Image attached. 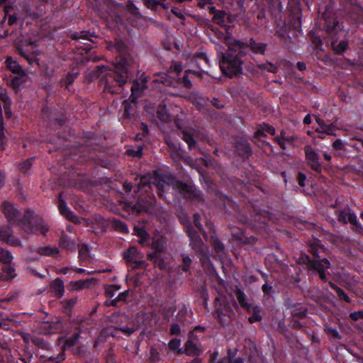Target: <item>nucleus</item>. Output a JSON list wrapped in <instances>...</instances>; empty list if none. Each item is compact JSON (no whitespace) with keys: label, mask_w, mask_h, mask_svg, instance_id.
<instances>
[{"label":"nucleus","mask_w":363,"mask_h":363,"mask_svg":"<svg viewBox=\"0 0 363 363\" xmlns=\"http://www.w3.org/2000/svg\"><path fill=\"white\" fill-rule=\"evenodd\" d=\"M250 47L251 50L256 54H264L266 49V44L257 43L252 38L249 43L234 40L228 45V50L223 53L222 60L220 62V67L222 72L233 77L242 71V60L246 54L245 49Z\"/></svg>","instance_id":"1"},{"label":"nucleus","mask_w":363,"mask_h":363,"mask_svg":"<svg viewBox=\"0 0 363 363\" xmlns=\"http://www.w3.org/2000/svg\"><path fill=\"white\" fill-rule=\"evenodd\" d=\"M114 48L119 55V60L116 62L113 70L106 74L105 87L106 91L112 94L119 93V89L113 86L116 83L118 87H121L128 82V65L130 62L129 56L127 55V47L125 43L121 40L117 41L114 45Z\"/></svg>","instance_id":"2"},{"label":"nucleus","mask_w":363,"mask_h":363,"mask_svg":"<svg viewBox=\"0 0 363 363\" xmlns=\"http://www.w3.org/2000/svg\"><path fill=\"white\" fill-rule=\"evenodd\" d=\"M170 186L175 191L183 194L186 197L201 199V193L194 186L189 185L180 181H173L171 184L164 180L159 179L158 176L155 174L153 177L143 175L140 177V182L138 184V191L143 190L145 187L151 189H155L157 195L160 197L164 196V191Z\"/></svg>","instance_id":"3"},{"label":"nucleus","mask_w":363,"mask_h":363,"mask_svg":"<svg viewBox=\"0 0 363 363\" xmlns=\"http://www.w3.org/2000/svg\"><path fill=\"white\" fill-rule=\"evenodd\" d=\"M18 225L27 234L45 235L49 230V226L43 218L31 211L25 212L23 217L19 220Z\"/></svg>","instance_id":"4"},{"label":"nucleus","mask_w":363,"mask_h":363,"mask_svg":"<svg viewBox=\"0 0 363 363\" xmlns=\"http://www.w3.org/2000/svg\"><path fill=\"white\" fill-rule=\"evenodd\" d=\"M186 232L190 240V245L194 250L201 255V260L206 255V247L204 245L200 235L190 223L186 226Z\"/></svg>","instance_id":"5"},{"label":"nucleus","mask_w":363,"mask_h":363,"mask_svg":"<svg viewBox=\"0 0 363 363\" xmlns=\"http://www.w3.org/2000/svg\"><path fill=\"white\" fill-rule=\"evenodd\" d=\"M304 259L308 266L318 273L320 279L325 281L326 274L325 271L330 266L329 260L326 258L322 259H312L308 255H305Z\"/></svg>","instance_id":"6"},{"label":"nucleus","mask_w":363,"mask_h":363,"mask_svg":"<svg viewBox=\"0 0 363 363\" xmlns=\"http://www.w3.org/2000/svg\"><path fill=\"white\" fill-rule=\"evenodd\" d=\"M123 256L127 262L135 264L136 268H143L145 265V261L142 260L143 255L135 247H130L124 251Z\"/></svg>","instance_id":"7"},{"label":"nucleus","mask_w":363,"mask_h":363,"mask_svg":"<svg viewBox=\"0 0 363 363\" xmlns=\"http://www.w3.org/2000/svg\"><path fill=\"white\" fill-rule=\"evenodd\" d=\"M0 241L11 247H22L21 240L13 235V230L9 226L0 225Z\"/></svg>","instance_id":"8"},{"label":"nucleus","mask_w":363,"mask_h":363,"mask_svg":"<svg viewBox=\"0 0 363 363\" xmlns=\"http://www.w3.org/2000/svg\"><path fill=\"white\" fill-rule=\"evenodd\" d=\"M1 211L4 214L7 220L10 223V225H18L19 220V211L15 208L13 203L9 201H4L1 204Z\"/></svg>","instance_id":"9"},{"label":"nucleus","mask_w":363,"mask_h":363,"mask_svg":"<svg viewBox=\"0 0 363 363\" xmlns=\"http://www.w3.org/2000/svg\"><path fill=\"white\" fill-rule=\"evenodd\" d=\"M17 52L21 57L27 60L30 65L37 62V56L39 52L34 43H30L24 46H18Z\"/></svg>","instance_id":"10"},{"label":"nucleus","mask_w":363,"mask_h":363,"mask_svg":"<svg viewBox=\"0 0 363 363\" xmlns=\"http://www.w3.org/2000/svg\"><path fill=\"white\" fill-rule=\"evenodd\" d=\"M167 352L166 344L162 342L157 347H150L147 352V360L149 363H163L164 352Z\"/></svg>","instance_id":"11"},{"label":"nucleus","mask_w":363,"mask_h":363,"mask_svg":"<svg viewBox=\"0 0 363 363\" xmlns=\"http://www.w3.org/2000/svg\"><path fill=\"white\" fill-rule=\"evenodd\" d=\"M306 159L311 168L316 172H320L322 170L321 164L319 162L318 155L313 150V148L308 145L304 148Z\"/></svg>","instance_id":"12"},{"label":"nucleus","mask_w":363,"mask_h":363,"mask_svg":"<svg viewBox=\"0 0 363 363\" xmlns=\"http://www.w3.org/2000/svg\"><path fill=\"white\" fill-rule=\"evenodd\" d=\"M184 353L189 356L198 357L201 353L200 343L196 338H189L184 346Z\"/></svg>","instance_id":"13"},{"label":"nucleus","mask_w":363,"mask_h":363,"mask_svg":"<svg viewBox=\"0 0 363 363\" xmlns=\"http://www.w3.org/2000/svg\"><path fill=\"white\" fill-rule=\"evenodd\" d=\"M58 208H59L60 213L63 216H65L67 220H69L74 223H80L79 217H78L73 212L69 211V209L67 206L66 202L62 199V194H60L59 195Z\"/></svg>","instance_id":"14"},{"label":"nucleus","mask_w":363,"mask_h":363,"mask_svg":"<svg viewBox=\"0 0 363 363\" xmlns=\"http://www.w3.org/2000/svg\"><path fill=\"white\" fill-rule=\"evenodd\" d=\"M210 11L213 13V21L215 23L223 27L227 26L229 15L226 12L216 10L213 6L210 9Z\"/></svg>","instance_id":"15"},{"label":"nucleus","mask_w":363,"mask_h":363,"mask_svg":"<svg viewBox=\"0 0 363 363\" xmlns=\"http://www.w3.org/2000/svg\"><path fill=\"white\" fill-rule=\"evenodd\" d=\"M146 78H143L141 80V82L138 81L133 82V85L131 86L130 90L132 91V94L130 98H133V101H134L136 98L139 97L143 90L146 88Z\"/></svg>","instance_id":"16"},{"label":"nucleus","mask_w":363,"mask_h":363,"mask_svg":"<svg viewBox=\"0 0 363 363\" xmlns=\"http://www.w3.org/2000/svg\"><path fill=\"white\" fill-rule=\"evenodd\" d=\"M50 289L56 298L62 297L65 294L63 281L60 278L55 279L50 284Z\"/></svg>","instance_id":"17"},{"label":"nucleus","mask_w":363,"mask_h":363,"mask_svg":"<svg viewBox=\"0 0 363 363\" xmlns=\"http://www.w3.org/2000/svg\"><path fill=\"white\" fill-rule=\"evenodd\" d=\"M32 252H35L40 256L45 257L55 256L59 254V250L57 248L52 247L50 245L34 248L32 250Z\"/></svg>","instance_id":"18"},{"label":"nucleus","mask_w":363,"mask_h":363,"mask_svg":"<svg viewBox=\"0 0 363 363\" xmlns=\"http://www.w3.org/2000/svg\"><path fill=\"white\" fill-rule=\"evenodd\" d=\"M235 147L238 154L242 157H247L252 152L250 145L247 140H242L238 141Z\"/></svg>","instance_id":"19"},{"label":"nucleus","mask_w":363,"mask_h":363,"mask_svg":"<svg viewBox=\"0 0 363 363\" xmlns=\"http://www.w3.org/2000/svg\"><path fill=\"white\" fill-rule=\"evenodd\" d=\"M60 325L61 323L58 320L52 323L44 322L41 325V329L45 334L56 333L60 330Z\"/></svg>","instance_id":"20"},{"label":"nucleus","mask_w":363,"mask_h":363,"mask_svg":"<svg viewBox=\"0 0 363 363\" xmlns=\"http://www.w3.org/2000/svg\"><path fill=\"white\" fill-rule=\"evenodd\" d=\"M5 63L6 67L13 73L25 75L22 67L16 61L13 60L11 57H8L5 61Z\"/></svg>","instance_id":"21"},{"label":"nucleus","mask_w":363,"mask_h":363,"mask_svg":"<svg viewBox=\"0 0 363 363\" xmlns=\"http://www.w3.org/2000/svg\"><path fill=\"white\" fill-rule=\"evenodd\" d=\"M274 141L276 142L281 149H286V143H292L294 138L291 136H286L284 130H281L280 135L274 138Z\"/></svg>","instance_id":"22"},{"label":"nucleus","mask_w":363,"mask_h":363,"mask_svg":"<svg viewBox=\"0 0 363 363\" xmlns=\"http://www.w3.org/2000/svg\"><path fill=\"white\" fill-rule=\"evenodd\" d=\"M347 223H351L353 225L352 229L355 230L357 233H362L363 230V228L361 225V224L359 223L356 214L350 210L349 213H347Z\"/></svg>","instance_id":"23"},{"label":"nucleus","mask_w":363,"mask_h":363,"mask_svg":"<svg viewBox=\"0 0 363 363\" xmlns=\"http://www.w3.org/2000/svg\"><path fill=\"white\" fill-rule=\"evenodd\" d=\"M308 309L301 303L294 304L291 307V314L293 318H303L306 315Z\"/></svg>","instance_id":"24"},{"label":"nucleus","mask_w":363,"mask_h":363,"mask_svg":"<svg viewBox=\"0 0 363 363\" xmlns=\"http://www.w3.org/2000/svg\"><path fill=\"white\" fill-rule=\"evenodd\" d=\"M41 359L45 363H62L65 359V354L64 351H62L57 355L50 357L41 356Z\"/></svg>","instance_id":"25"},{"label":"nucleus","mask_w":363,"mask_h":363,"mask_svg":"<svg viewBox=\"0 0 363 363\" xmlns=\"http://www.w3.org/2000/svg\"><path fill=\"white\" fill-rule=\"evenodd\" d=\"M235 294L242 308L247 310L250 309L251 305L247 302V296L245 293L242 290L238 289L235 291Z\"/></svg>","instance_id":"26"},{"label":"nucleus","mask_w":363,"mask_h":363,"mask_svg":"<svg viewBox=\"0 0 363 363\" xmlns=\"http://www.w3.org/2000/svg\"><path fill=\"white\" fill-rule=\"evenodd\" d=\"M151 245L152 248L155 250V252L157 254L164 252L165 250V242L161 237L153 238Z\"/></svg>","instance_id":"27"},{"label":"nucleus","mask_w":363,"mask_h":363,"mask_svg":"<svg viewBox=\"0 0 363 363\" xmlns=\"http://www.w3.org/2000/svg\"><path fill=\"white\" fill-rule=\"evenodd\" d=\"M123 114H122L123 118H131L132 117H134V114L133 113V106L128 100L123 101Z\"/></svg>","instance_id":"28"},{"label":"nucleus","mask_w":363,"mask_h":363,"mask_svg":"<svg viewBox=\"0 0 363 363\" xmlns=\"http://www.w3.org/2000/svg\"><path fill=\"white\" fill-rule=\"evenodd\" d=\"M147 259L157 264L160 269H163L165 267L164 260L162 259L160 254H157V252L148 253Z\"/></svg>","instance_id":"29"},{"label":"nucleus","mask_w":363,"mask_h":363,"mask_svg":"<svg viewBox=\"0 0 363 363\" xmlns=\"http://www.w3.org/2000/svg\"><path fill=\"white\" fill-rule=\"evenodd\" d=\"M337 129L334 123L325 124L321 128H316L315 132L326 134L328 135L335 136V130Z\"/></svg>","instance_id":"30"},{"label":"nucleus","mask_w":363,"mask_h":363,"mask_svg":"<svg viewBox=\"0 0 363 363\" xmlns=\"http://www.w3.org/2000/svg\"><path fill=\"white\" fill-rule=\"evenodd\" d=\"M125 9L130 14L136 17H142V14L140 13L139 9L136 6L133 0L127 1L125 4Z\"/></svg>","instance_id":"31"},{"label":"nucleus","mask_w":363,"mask_h":363,"mask_svg":"<svg viewBox=\"0 0 363 363\" xmlns=\"http://www.w3.org/2000/svg\"><path fill=\"white\" fill-rule=\"evenodd\" d=\"M330 285L332 289H333L337 294V297L340 300H343L347 303H350L351 299L347 295V294L340 287H338L337 285H335L333 283L330 282Z\"/></svg>","instance_id":"32"},{"label":"nucleus","mask_w":363,"mask_h":363,"mask_svg":"<svg viewBox=\"0 0 363 363\" xmlns=\"http://www.w3.org/2000/svg\"><path fill=\"white\" fill-rule=\"evenodd\" d=\"M182 139L188 144L189 149H193L196 147V142L194 140L192 134L187 132L186 130H182Z\"/></svg>","instance_id":"33"},{"label":"nucleus","mask_w":363,"mask_h":363,"mask_svg":"<svg viewBox=\"0 0 363 363\" xmlns=\"http://www.w3.org/2000/svg\"><path fill=\"white\" fill-rule=\"evenodd\" d=\"M325 333L331 338L335 340L340 339L341 336L335 328L332 327L330 325H324Z\"/></svg>","instance_id":"34"},{"label":"nucleus","mask_w":363,"mask_h":363,"mask_svg":"<svg viewBox=\"0 0 363 363\" xmlns=\"http://www.w3.org/2000/svg\"><path fill=\"white\" fill-rule=\"evenodd\" d=\"M13 260V256L11 252L0 247V262L4 264H11Z\"/></svg>","instance_id":"35"},{"label":"nucleus","mask_w":363,"mask_h":363,"mask_svg":"<svg viewBox=\"0 0 363 363\" xmlns=\"http://www.w3.org/2000/svg\"><path fill=\"white\" fill-rule=\"evenodd\" d=\"M157 116L160 121L163 122H167L170 120V116L168 114L165 106L158 107L157 110Z\"/></svg>","instance_id":"36"},{"label":"nucleus","mask_w":363,"mask_h":363,"mask_svg":"<svg viewBox=\"0 0 363 363\" xmlns=\"http://www.w3.org/2000/svg\"><path fill=\"white\" fill-rule=\"evenodd\" d=\"M348 46L347 40H341L337 45L335 42H332L333 50L336 54H341L346 50Z\"/></svg>","instance_id":"37"},{"label":"nucleus","mask_w":363,"mask_h":363,"mask_svg":"<svg viewBox=\"0 0 363 363\" xmlns=\"http://www.w3.org/2000/svg\"><path fill=\"white\" fill-rule=\"evenodd\" d=\"M60 245L67 250H74L75 248L74 242L69 240L66 236H62L60 238Z\"/></svg>","instance_id":"38"},{"label":"nucleus","mask_w":363,"mask_h":363,"mask_svg":"<svg viewBox=\"0 0 363 363\" xmlns=\"http://www.w3.org/2000/svg\"><path fill=\"white\" fill-rule=\"evenodd\" d=\"M323 17L325 21L326 30L328 33H330L336 28V27L339 24V22L337 19H333V21H330L329 18H326L325 15H323Z\"/></svg>","instance_id":"39"},{"label":"nucleus","mask_w":363,"mask_h":363,"mask_svg":"<svg viewBox=\"0 0 363 363\" xmlns=\"http://www.w3.org/2000/svg\"><path fill=\"white\" fill-rule=\"evenodd\" d=\"M181 341L179 339L174 338L171 340L168 343V347L172 351H177L178 354L182 352V350L179 348Z\"/></svg>","instance_id":"40"},{"label":"nucleus","mask_w":363,"mask_h":363,"mask_svg":"<svg viewBox=\"0 0 363 363\" xmlns=\"http://www.w3.org/2000/svg\"><path fill=\"white\" fill-rule=\"evenodd\" d=\"M144 5L152 11H157L160 6V0H142Z\"/></svg>","instance_id":"41"},{"label":"nucleus","mask_w":363,"mask_h":363,"mask_svg":"<svg viewBox=\"0 0 363 363\" xmlns=\"http://www.w3.org/2000/svg\"><path fill=\"white\" fill-rule=\"evenodd\" d=\"M121 289L119 285H108L105 288V294L107 297L112 298Z\"/></svg>","instance_id":"42"},{"label":"nucleus","mask_w":363,"mask_h":363,"mask_svg":"<svg viewBox=\"0 0 363 363\" xmlns=\"http://www.w3.org/2000/svg\"><path fill=\"white\" fill-rule=\"evenodd\" d=\"M212 245L215 250V251L218 253H223L224 252V245L221 242L220 240L218 238H213L212 239Z\"/></svg>","instance_id":"43"},{"label":"nucleus","mask_w":363,"mask_h":363,"mask_svg":"<svg viewBox=\"0 0 363 363\" xmlns=\"http://www.w3.org/2000/svg\"><path fill=\"white\" fill-rule=\"evenodd\" d=\"M89 283V279H86V280H79V281H74V282L72 283V287L74 289L79 290V289H84L86 286H88Z\"/></svg>","instance_id":"44"},{"label":"nucleus","mask_w":363,"mask_h":363,"mask_svg":"<svg viewBox=\"0 0 363 363\" xmlns=\"http://www.w3.org/2000/svg\"><path fill=\"white\" fill-rule=\"evenodd\" d=\"M142 147H138L136 150L134 149H128L125 151V154L128 156H131L133 157H140L142 156Z\"/></svg>","instance_id":"45"},{"label":"nucleus","mask_w":363,"mask_h":363,"mask_svg":"<svg viewBox=\"0 0 363 363\" xmlns=\"http://www.w3.org/2000/svg\"><path fill=\"white\" fill-rule=\"evenodd\" d=\"M32 160L33 159H28L20 163L18 165L19 170L23 173L26 172L32 165Z\"/></svg>","instance_id":"46"},{"label":"nucleus","mask_w":363,"mask_h":363,"mask_svg":"<svg viewBox=\"0 0 363 363\" xmlns=\"http://www.w3.org/2000/svg\"><path fill=\"white\" fill-rule=\"evenodd\" d=\"M191 259L189 256L182 255V264L180 266L184 272H187L190 267Z\"/></svg>","instance_id":"47"},{"label":"nucleus","mask_w":363,"mask_h":363,"mask_svg":"<svg viewBox=\"0 0 363 363\" xmlns=\"http://www.w3.org/2000/svg\"><path fill=\"white\" fill-rule=\"evenodd\" d=\"M91 35H90L89 32V31H86V30H83L80 33H76L74 35V39L75 40H90V37Z\"/></svg>","instance_id":"48"},{"label":"nucleus","mask_w":363,"mask_h":363,"mask_svg":"<svg viewBox=\"0 0 363 363\" xmlns=\"http://www.w3.org/2000/svg\"><path fill=\"white\" fill-rule=\"evenodd\" d=\"M259 67L264 70H267V72L272 73H276L277 72V67L270 62L262 64L259 65Z\"/></svg>","instance_id":"49"},{"label":"nucleus","mask_w":363,"mask_h":363,"mask_svg":"<svg viewBox=\"0 0 363 363\" xmlns=\"http://www.w3.org/2000/svg\"><path fill=\"white\" fill-rule=\"evenodd\" d=\"M349 208H345L341 211H340L338 214V220L344 223H347V213L350 211Z\"/></svg>","instance_id":"50"},{"label":"nucleus","mask_w":363,"mask_h":363,"mask_svg":"<svg viewBox=\"0 0 363 363\" xmlns=\"http://www.w3.org/2000/svg\"><path fill=\"white\" fill-rule=\"evenodd\" d=\"M79 337L80 335L79 333H74L70 337L66 340L65 345L68 347L74 345L75 343L78 341Z\"/></svg>","instance_id":"51"},{"label":"nucleus","mask_w":363,"mask_h":363,"mask_svg":"<svg viewBox=\"0 0 363 363\" xmlns=\"http://www.w3.org/2000/svg\"><path fill=\"white\" fill-rule=\"evenodd\" d=\"M78 77V73H68L65 77L64 82L65 84L67 87L69 86Z\"/></svg>","instance_id":"52"},{"label":"nucleus","mask_w":363,"mask_h":363,"mask_svg":"<svg viewBox=\"0 0 363 363\" xmlns=\"http://www.w3.org/2000/svg\"><path fill=\"white\" fill-rule=\"evenodd\" d=\"M7 265L4 266L2 269L3 271L11 278H13L16 276L15 269L13 267L9 265V264H6Z\"/></svg>","instance_id":"53"},{"label":"nucleus","mask_w":363,"mask_h":363,"mask_svg":"<svg viewBox=\"0 0 363 363\" xmlns=\"http://www.w3.org/2000/svg\"><path fill=\"white\" fill-rule=\"evenodd\" d=\"M88 252H89V250H88V247L86 245H82L79 249V257L81 259H85L87 258L88 257Z\"/></svg>","instance_id":"54"},{"label":"nucleus","mask_w":363,"mask_h":363,"mask_svg":"<svg viewBox=\"0 0 363 363\" xmlns=\"http://www.w3.org/2000/svg\"><path fill=\"white\" fill-rule=\"evenodd\" d=\"M116 330H120L125 335L129 336L135 332V328L133 327H121V328H116Z\"/></svg>","instance_id":"55"},{"label":"nucleus","mask_w":363,"mask_h":363,"mask_svg":"<svg viewBox=\"0 0 363 363\" xmlns=\"http://www.w3.org/2000/svg\"><path fill=\"white\" fill-rule=\"evenodd\" d=\"M77 301V298H72L69 300L63 301L62 303L65 308H71L76 304Z\"/></svg>","instance_id":"56"},{"label":"nucleus","mask_w":363,"mask_h":363,"mask_svg":"<svg viewBox=\"0 0 363 363\" xmlns=\"http://www.w3.org/2000/svg\"><path fill=\"white\" fill-rule=\"evenodd\" d=\"M140 128L143 131V134L138 133L136 135V138L140 140H141L143 137H145L149 132L147 125L144 123H140Z\"/></svg>","instance_id":"57"},{"label":"nucleus","mask_w":363,"mask_h":363,"mask_svg":"<svg viewBox=\"0 0 363 363\" xmlns=\"http://www.w3.org/2000/svg\"><path fill=\"white\" fill-rule=\"evenodd\" d=\"M320 249L315 245H311L309 247V252L316 258H320L319 255Z\"/></svg>","instance_id":"58"},{"label":"nucleus","mask_w":363,"mask_h":363,"mask_svg":"<svg viewBox=\"0 0 363 363\" xmlns=\"http://www.w3.org/2000/svg\"><path fill=\"white\" fill-rule=\"evenodd\" d=\"M333 147L335 150H345V145L342 143V140L340 139H337L333 143Z\"/></svg>","instance_id":"59"},{"label":"nucleus","mask_w":363,"mask_h":363,"mask_svg":"<svg viewBox=\"0 0 363 363\" xmlns=\"http://www.w3.org/2000/svg\"><path fill=\"white\" fill-rule=\"evenodd\" d=\"M33 343L42 349H48V345L40 338H35L33 340Z\"/></svg>","instance_id":"60"},{"label":"nucleus","mask_w":363,"mask_h":363,"mask_svg":"<svg viewBox=\"0 0 363 363\" xmlns=\"http://www.w3.org/2000/svg\"><path fill=\"white\" fill-rule=\"evenodd\" d=\"M170 334L171 335H179L181 333L180 326L177 323H172L170 328Z\"/></svg>","instance_id":"61"},{"label":"nucleus","mask_w":363,"mask_h":363,"mask_svg":"<svg viewBox=\"0 0 363 363\" xmlns=\"http://www.w3.org/2000/svg\"><path fill=\"white\" fill-rule=\"evenodd\" d=\"M350 317L353 320H357L359 319H363V311H359L351 313L350 314Z\"/></svg>","instance_id":"62"},{"label":"nucleus","mask_w":363,"mask_h":363,"mask_svg":"<svg viewBox=\"0 0 363 363\" xmlns=\"http://www.w3.org/2000/svg\"><path fill=\"white\" fill-rule=\"evenodd\" d=\"M306 179V175L302 172H298L297 176V181L300 186L304 187L305 186V182Z\"/></svg>","instance_id":"63"},{"label":"nucleus","mask_w":363,"mask_h":363,"mask_svg":"<svg viewBox=\"0 0 363 363\" xmlns=\"http://www.w3.org/2000/svg\"><path fill=\"white\" fill-rule=\"evenodd\" d=\"M106 363H115L116 359L113 355V353L111 350H109L106 354Z\"/></svg>","instance_id":"64"}]
</instances>
